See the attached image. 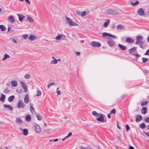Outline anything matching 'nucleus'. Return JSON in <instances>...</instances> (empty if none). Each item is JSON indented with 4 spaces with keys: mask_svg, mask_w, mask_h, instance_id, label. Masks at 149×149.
Here are the masks:
<instances>
[{
    "mask_svg": "<svg viewBox=\"0 0 149 149\" xmlns=\"http://www.w3.org/2000/svg\"><path fill=\"white\" fill-rule=\"evenodd\" d=\"M0 29L1 31H5L6 30V28L4 25H0Z\"/></svg>",
    "mask_w": 149,
    "mask_h": 149,
    "instance_id": "473e14b6",
    "label": "nucleus"
},
{
    "mask_svg": "<svg viewBox=\"0 0 149 149\" xmlns=\"http://www.w3.org/2000/svg\"><path fill=\"white\" fill-rule=\"evenodd\" d=\"M143 38L141 36H138L136 37V44L138 45L139 43H143Z\"/></svg>",
    "mask_w": 149,
    "mask_h": 149,
    "instance_id": "39448f33",
    "label": "nucleus"
},
{
    "mask_svg": "<svg viewBox=\"0 0 149 149\" xmlns=\"http://www.w3.org/2000/svg\"><path fill=\"white\" fill-rule=\"evenodd\" d=\"M142 119V117L141 115H138L136 117V122H138L141 121Z\"/></svg>",
    "mask_w": 149,
    "mask_h": 149,
    "instance_id": "f3484780",
    "label": "nucleus"
},
{
    "mask_svg": "<svg viewBox=\"0 0 149 149\" xmlns=\"http://www.w3.org/2000/svg\"><path fill=\"white\" fill-rule=\"evenodd\" d=\"M3 106L6 109H8L11 111H12L13 110V107L9 105L4 104L3 105Z\"/></svg>",
    "mask_w": 149,
    "mask_h": 149,
    "instance_id": "6ab92c4d",
    "label": "nucleus"
},
{
    "mask_svg": "<svg viewBox=\"0 0 149 149\" xmlns=\"http://www.w3.org/2000/svg\"><path fill=\"white\" fill-rule=\"evenodd\" d=\"M143 133L147 136H149V133L146 132H143Z\"/></svg>",
    "mask_w": 149,
    "mask_h": 149,
    "instance_id": "13d9d810",
    "label": "nucleus"
},
{
    "mask_svg": "<svg viewBox=\"0 0 149 149\" xmlns=\"http://www.w3.org/2000/svg\"><path fill=\"white\" fill-rule=\"evenodd\" d=\"M96 120L97 121L102 123L104 122L105 121L104 115L102 114H100L99 116L96 118Z\"/></svg>",
    "mask_w": 149,
    "mask_h": 149,
    "instance_id": "423d86ee",
    "label": "nucleus"
},
{
    "mask_svg": "<svg viewBox=\"0 0 149 149\" xmlns=\"http://www.w3.org/2000/svg\"><path fill=\"white\" fill-rule=\"evenodd\" d=\"M65 36L63 34H60L55 38V39L57 40H60L61 38L63 39V40H64Z\"/></svg>",
    "mask_w": 149,
    "mask_h": 149,
    "instance_id": "ddd939ff",
    "label": "nucleus"
},
{
    "mask_svg": "<svg viewBox=\"0 0 149 149\" xmlns=\"http://www.w3.org/2000/svg\"><path fill=\"white\" fill-rule=\"evenodd\" d=\"M139 3V1H137L135 3H133L132 2H131V5L133 6H135L138 5Z\"/></svg>",
    "mask_w": 149,
    "mask_h": 149,
    "instance_id": "c9c22d12",
    "label": "nucleus"
},
{
    "mask_svg": "<svg viewBox=\"0 0 149 149\" xmlns=\"http://www.w3.org/2000/svg\"><path fill=\"white\" fill-rule=\"evenodd\" d=\"M138 14L140 16H144L145 13L144 10L142 8H140L137 11Z\"/></svg>",
    "mask_w": 149,
    "mask_h": 149,
    "instance_id": "9b49d317",
    "label": "nucleus"
},
{
    "mask_svg": "<svg viewBox=\"0 0 149 149\" xmlns=\"http://www.w3.org/2000/svg\"><path fill=\"white\" fill-rule=\"evenodd\" d=\"M10 56L8 54H5L3 56V57L2 59V61H6L7 59H8L10 58Z\"/></svg>",
    "mask_w": 149,
    "mask_h": 149,
    "instance_id": "a211bd4d",
    "label": "nucleus"
},
{
    "mask_svg": "<svg viewBox=\"0 0 149 149\" xmlns=\"http://www.w3.org/2000/svg\"><path fill=\"white\" fill-rule=\"evenodd\" d=\"M25 119L27 122H30L31 120V117L30 115H27Z\"/></svg>",
    "mask_w": 149,
    "mask_h": 149,
    "instance_id": "7c9ffc66",
    "label": "nucleus"
},
{
    "mask_svg": "<svg viewBox=\"0 0 149 149\" xmlns=\"http://www.w3.org/2000/svg\"><path fill=\"white\" fill-rule=\"evenodd\" d=\"M142 59L143 63H145L148 60V58H143Z\"/></svg>",
    "mask_w": 149,
    "mask_h": 149,
    "instance_id": "de8ad7c7",
    "label": "nucleus"
},
{
    "mask_svg": "<svg viewBox=\"0 0 149 149\" xmlns=\"http://www.w3.org/2000/svg\"><path fill=\"white\" fill-rule=\"evenodd\" d=\"M134 55L137 58H139L140 56V55H139L137 54H134Z\"/></svg>",
    "mask_w": 149,
    "mask_h": 149,
    "instance_id": "5fc2aeb1",
    "label": "nucleus"
},
{
    "mask_svg": "<svg viewBox=\"0 0 149 149\" xmlns=\"http://www.w3.org/2000/svg\"><path fill=\"white\" fill-rule=\"evenodd\" d=\"M56 93L58 95H59L60 94V91H56Z\"/></svg>",
    "mask_w": 149,
    "mask_h": 149,
    "instance_id": "052dcab7",
    "label": "nucleus"
},
{
    "mask_svg": "<svg viewBox=\"0 0 149 149\" xmlns=\"http://www.w3.org/2000/svg\"><path fill=\"white\" fill-rule=\"evenodd\" d=\"M102 37L103 38L105 39H107L108 38L107 37H111L113 38V39H115L116 38V36H113L110 33H108L106 32H104L102 33Z\"/></svg>",
    "mask_w": 149,
    "mask_h": 149,
    "instance_id": "f257e3e1",
    "label": "nucleus"
},
{
    "mask_svg": "<svg viewBox=\"0 0 149 149\" xmlns=\"http://www.w3.org/2000/svg\"><path fill=\"white\" fill-rule=\"evenodd\" d=\"M115 26L114 24H112L111 26V28L112 29H114L115 28Z\"/></svg>",
    "mask_w": 149,
    "mask_h": 149,
    "instance_id": "4d7b16f0",
    "label": "nucleus"
},
{
    "mask_svg": "<svg viewBox=\"0 0 149 149\" xmlns=\"http://www.w3.org/2000/svg\"><path fill=\"white\" fill-rule=\"evenodd\" d=\"M36 116L38 120H41L42 119V117L40 115L39 113H37L36 114Z\"/></svg>",
    "mask_w": 149,
    "mask_h": 149,
    "instance_id": "c85d7f7f",
    "label": "nucleus"
},
{
    "mask_svg": "<svg viewBox=\"0 0 149 149\" xmlns=\"http://www.w3.org/2000/svg\"><path fill=\"white\" fill-rule=\"evenodd\" d=\"M17 82L15 80H13L11 82V86L13 87H15L17 85Z\"/></svg>",
    "mask_w": 149,
    "mask_h": 149,
    "instance_id": "412c9836",
    "label": "nucleus"
},
{
    "mask_svg": "<svg viewBox=\"0 0 149 149\" xmlns=\"http://www.w3.org/2000/svg\"><path fill=\"white\" fill-rule=\"evenodd\" d=\"M86 147H84L83 146L80 147V149H85Z\"/></svg>",
    "mask_w": 149,
    "mask_h": 149,
    "instance_id": "69168bd1",
    "label": "nucleus"
},
{
    "mask_svg": "<svg viewBox=\"0 0 149 149\" xmlns=\"http://www.w3.org/2000/svg\"><path fill=\"white\" fill-rule=\"evenodd\" d=\"M85 149H93L91 147L89 146L87 147H86Z\"/></svg>",
    "mask_w": 149,
    "mask_h": 149,
    "instance_id": "e2e57ef3",
    "label": "nucleus"
},
{
    "mask_svg": "<svg viewBox=\"0 0 149 149\" xmlns=\"http://www.w3.org/2000/svg\"><path fill=\"white\" fill-rule=\"evenodd\" d=\"M18 16L19 17V20L20 21H22L25 18V17L22 15H18Z\"/></svg>",
    "mask_w": 149,
    "mask_h": 149,
    "instance_id": "c756f323",
    "label": "nucleus"
},
{
    "mask_svg": "<svg viewBox=\"0 0 149 149\" xmlns=\"http://www.w3.org/2000/svg\"><path fill=\"white\" fill-rule=\"evenodd\" d=\"M72 134L71 132H70L68 134V135L65 137V138H67L71 136Z\"/></svg>",
    "mask_w": 149,
    "mask_h": 149,
    "instance_id": "8fccbe9b",
    "label": "nucleus"
},
{
    "mask_svg": "<svg viewBox=\"0 0 149 149\" xmlns=\"http://www.w3.org/2000/svg\"><path fill=\"white\" fill-rule=\"evenodd\" d=\"M140 127L141 128L143 129L146 127V125L144 123H142L140 125Z\"/></svg>",
    "mask_w": 149,
    "mask_h": 149,
    "instance_id": "4c0bfd02",
    "label": "nucleus"
},
{
    "mask_svg": "<svg viewBox=\"0 0 149 149\" xmlns=\"http://www.w3.org/2000/svg\"><path fill=\"white\" fill-rule=\"evenodd\" d=\"M10 91L8 88H6L4 91L3 92L7 94L9 93Z\"/></svg>",
    "mask_w": 149,
    "mask_h": 149,
    "instance_id": "c03bdc74",
    "label": "nucleus"
},
{
    "mask_svg": "<svg viewBox=\"0 0 149 149\" xmlns=\"http://www.w3.org/2000/svg\"><path fill=\"white\" fill-rule=\"evenodd\" d=\"M144 55L149 56V49L146 51V53L144 54Z\"/></svg>",
    "mask_w": 149,
    "mask_h": 149,
    "instance_id": "3c124183",
    "label": "nucleus"
},
{
    "mask_svg": "<svg viewBox=\"0 0 149 149\" xmlns=\"http://www.w3.org/2000/svg\"><path fill=\"white\" fill-rule=\"evenodd\" d=\"M23 133L25 136H26L28 134V131L26 129H25L23 130Z\"/></svg>",
    "mask_w": 149,
    "mask_h": 149,
    "instance_id": "e433bc0d",
    "label": "nucleus"
},
{
    "mask_svg": "<svg viewBox=\"0 0 149 149\" xmlns=\"http://www.w3.org/2000/svg\"><path fill=\"white\" fill-rule=\"evenodd\" d=\"M12 41L14 43L16 44L17 43V41L14 39H12Z\"/></svg>",
    "mask_w": 149,
    "mask_h": 149,
    "instance_id": "6e6d98bb",
    "label": "nucleus"
},
{
    "mask_svg": "<svg viewBox=\"0 0 149 149\" xmlns=\"http://www.w3.org/2000/svg\"><path fill=\"white\" fill-rule=\"evenodd\" d=\"M49 84L50 86H52L55 85V83L54 82H52V83H51L50 84Z\"/></svg>",
    "mask_w": 149,
    "mask_h": 149,
    "instance_id": "bf43d9fd",
    "label": "nucleus"
},
{
    "mask_svg": "<svg viewBox=\"0 0 149 149\" xmlns=\"http://www.w3.org/2000/svg\"><path fill=\"white\" fill-rule=\"evenodd\" d=\"M24 101L26 104H27L29 102V95L28 94H26L25 95L24 98Z\"/></svg>",
    "mask_w": 149,
    "mask_h": 149,
    "instance_id": "dca6fc26",
    "label": "nucleus"
},
{
    "mask_svg": "<svg viewBox=\"0 0 149 149\" xmlns=\"http://www.w3.org/2000/svg\"><path fill=\"white\" fill-rule=\"evenodd\" d=\"M147 112V108L146 107H143L141 109V113L143 114H146Z\"/></svg>",
    "mask_w": 149,
    "mask_h": 149,
    "instance_id": "aec40b11",
    "label": "nucleus"
},
{
    "mask_svg": "<svg viewBox=\"0 0 149 149\" xmlns=\"http://www.w3.org/2000/svg\"><path fill=\"white\" fill-rule=\"evenodd\" d=\"M25 1L27 3L29 4H30V2L29 0H25Z\"/></svg>",
    "mask_w": 149,
    "mask_h": 149,
    "instance_id": "0e129e2a",
    "label": "nucleus"
},
{
    "mask_svg": "<svg viewBox=\"0 0 149 149\" xmlns=\"http://www.w3.org/2000/svg\"><path fill=\"white\" fill-rule=\"evenodd\" d=\"M33 128L35 132H36L39 133L41 131V128L39 125L37 124H36V125L34 126Z\"/></svg>",
    "mask_w": 149,
    "mask_h": 149,
    "instance_id": "1a4fd4ad",
    "label": "nucleus"
},
{
    "mask_svg": "<svg viewBox=\"0 0 149 149\" xmlns=\"http://www.w3.org/2000/svg\"><path fill=\"white\" fill-rule=\"evenodd\" d=\"M125 41L126 42L128 43H132L134 42V40L130 38H127L125 40Z\"/></svg>",
    "mask_w": 149,
    "mask_h": 149,
    "instance_id": "b1692460",
    "label": "nucleus"
},
{
    "mask_svg": "<svg viewBox=\"0 0 149 149\" xmlns=\"http://www.w3.org/2000/svg\"><path fill=\"white\" fill-rule=\"evenodd\" d=\"M129 148V149H134V148L133 146H131Z\"/></svg>",
    "mask_w": 149,
    "mask_h": 149,
    "instance_id": "774afa93",
    "label": "nucleus"
},
{
    "mask_svg": "<svg viewBox=\"0 0 149 149\" xmlns=\"http://www.w3.org/2000/svg\"><path fill=\"white\" fill-rule=\"evenodd\" d=\"M107 42V44L110 47H113L115 45V43L114 41L110 38H108Z\"/></svg>",
    "mask_w": 149,
    "mask_h": 149,
    "instance_id": "20e7f679",
    "label": "nucleus"
},
{
    "mask_svg": "<svg viewBox=\"0 0 149 149\" xmlns=\"http://www.w3.org/2000/svg\"><path fill=\"white\" fill-rule=\"evenodd\" d=\"M29 40L31 41H33L36 40L38 38L34 35H31L28 38Z\"/></svg>",
    "mask_w": 149,
    "mask_h": 149,
    "instance_id": "4468645a",
    "label": "nucleus"
},
{
    "mask_svg": "<svg viewBox=\"0 0 149 149\" xmlns=\"http://www.w3.org/2000/svg\"><path fill=\"white\" fill-rule=\"evenodd\" d=\"M86 14V13L85 11L81 12L80 13V15L82 17L84 16Z\"/></svg>",
    "mask_w": 149,
    "mask_h": 149,
    "instance_id": "a19ab883",
    "label": "nucleus"
},
{
    "mask_svg": "<svg viewBox=\"0 0 149 149\" xmlns=\"http://www.w3.org/2000/svg\"><path fill=\"white\" fill-rule=\"evenodd\" d=\"M22 122V120L19 118H17L16 119V123H21Z\"/></svg>",
    "mask_w": 149,
    "mask_h": 149,
    "instance_id": "79ce46f5",
    "label": "nucleus"
},
{
    "mask_svg": "<svg viewBox=\"0 0 149 149\" xmlns=\"http://www.w3.org/2000/svg\"><path fill=\"white\" fill-rule=\"evenodd\" d=\"M116 28L118 30H123L125 29L124 26L122 24H119L116 26Z\"/></svg>",
    "mask_w": 149,
    "mask_h": 149,
    "instance_id": "a878e982",
    "label": "nucleus"
},
{
    "mask_svg": "<svg viewBox=\"0 0 149 149\" xmlns=\"http://www.w3.org/2000/svg\"><path fill=\"white\" fill-rule=\"evenodd\" d=\"M22 37L25 40L28 38L29 35L28 34H24Z\"/></svg>",
    "mask_w": 149,
    "mask_h": 149,
    "instance_id": "58836bf2",
    "label": "nucleus"
},
{
    "mask_svg": "<svg viewBox=\"0 0 149 149\" xmlns=\"http://www.w3.org/2000/svg\"><path fill=\"white\" fill-rule=\"evenodd\" d=\"M66 20L68 21V23L71 26H78V24L73 22L72 20L67 16L65 17Z\"/></svg>",
    "mask_w": 149,
    "mask_h": 149,
    "instance_id": "f03ea898",
    "label": "nucleus"
},
{
    "mask_svg": "<svg viewBox=\"0 0 149 149\" xmlns=\"http://www.w3.org/2000/svg\"><path fill=\"white\" fill-rule=\"evenodd\" d=\"M143 43H139V46L142 48L143 47Z\"/></svg>",
    "mask_w": 149,
    "mask_h": 149,
    "instance_id": "338daca9",
    "label": "nucleus"
},
{
    "mask_svg": "<svg viewBox=\"0 0 149 149\" xmlns=\"http://www.w3.org/2000/svg\"><path fill=\"white\" fill-rule=\"evenodd\" d=\"M92 114L93 116H94L95 117H96L97 118L98 117L99 115L100 114L97 113L95 111H93L92 113Z\"/></svg>",
    "mask_w": 149,
    "mask_h": 149,
    "instance_id": "393cba45",
    "label": "nucleus"
},
{
    "mask_svg": "<svg viewBox=\"0 0 149 149\" xmlns=\"http://www.w3.org/2000/svg\"><path fill=\"white\" fill-rule=\"evenodd\" d=\"M42 93L40 91H37V94L36 95L37 96L40 95H41Z\"/></svg>",
    "mask_w": 149,
    "mask_h": 149,
    "instance_id": "a18cd8bd",
    "label": "nucleus"
},
{
    "mask_svg": "<svg viewBox=\"0 0 149 149\" xmlns=\"http://www.w3.org/2000/svg\"><path fill=\"white\" fill-rule=\"evenodd\" d=\"M52 58L53 59L51 62V64H57V60L54 57H52Z\"/></svg>",
    "mask_w": 149,
    "mask_h": 149,
    "instance_id": "4be33fe9",
    "label": "nucleus"
},
{
    "mask_svg": "<svg viewBox=\"0 0 149 149\" xmlns=\"http://www.w3.org/2000/svg\"><path fill=\"white\" fill-rule=\"evenodd\" d=\"M23 89L24 90V92L26 93L27 92L28 88L26 84L23 81H21L20 82Z\"/></svg>",
    "mask_w": 149,
    "mask_h": 149,
    "instance_id": "0eeeda50",
    "label": "nucleus"
},
{
    "mask_svg": "<svg viewBox=\"0 0 149 149\" xmlns=\"http://www.w3.org/2000/svg\"><path fill=\"white\" fill-rule=\"evenodd\" d=\"M136 49V48L134 47L133 48L129 49V52L130 53H132L135 52Z\"/></svg>",
    "mask_w": 149,
    "mask_h": 149,
    "instance_id": "2f4dec72",
    "label": "nucleus"
},
{
    "mask_svg": "<svg viewBox=\"0 0 149 149\" xmlns=\"http://www.w3.org/2000/svg\"><path fill=\"white\" fill-rule=\"evenodd\" d=\"M5 98V95L1 93V96L0 97V101L2 102H4Z\"/></svg>",
    "mask_w": 149,
    "mask_h": 149,
    "instance_id": "cd10ccee",
    "label": "nucleus"
},
{
    "mask_svg": "<svg viewBox=\"0 0 149 149\" xmlns=\"http://www.w3.org/2000/svg\"><path fill=\"white\" fill-rule=\"evenodd\" d=\"M15 98V96L14 95H11L8 98V100L9 102H12L13 100Z\"/></svg>",
    "mask_w": 149,
    "mask_h": 149,
    "instance_id": "72a5a7b5",
    "label": "nucleus"
},
{
    "mask_svg": "<svg viewBox=\"0 0 149 149\" xmlns=\"http://www.w3.org/2000/svg\"><path fill=\"white\" fill-rule=\"evenodd\" d=\"M118 47L122 50H125L126 48V47L125 46L123 45L120 44H118Z\"/></svg>",
    "mask_w": 149,
    "mask_h": 149,
    "instance_id": "5701e85b",
    "label": "nucleus"
},
{
    "mask_svg": "<svg viewBox=\"0 0 149 149\" xmlns=\"http://www.w3.org/2000/svg\"><path fill=\"white\" fill-rule=\"evenodd\" d=\"M110 22V20L109 19H106V22L103 24V26L104 27H106L109 24Z\"/></svg>",
    "mask_w": 149,
    "mask_h": 149,
    "instance_id": "bb28decb",
    "label": "nucleus"
},
{
    "mask_svg": "<svg viewBox=\"0 0 149 149\" xmlns=\"http://www.w3.org/2000/svg\"><path fill=\"white\" fill-rule=\"evenodd\" d=\"M127 131H128L130 129V127L128 125H125Z\"/></svg>",
    "mask_w": 149,
    "mask_h": 149,
    "instance_id": "09e8293b",
    "label": "nucleus"
},
{
    "mask_svg": "<svg viewBox=\"0 0 149 149\" xmlns=\"http://www.w3.org/2000/svg\"><path fill=\"white\" fill-rule=\"evenodd\" d=\"M75 54L77 55H79L80 54V52H75Z\"/></svg>",
    "mask_w": 149,
    "mask_h": 149,
    "instance_id": "680f3d73",
    "label": "nucleus"
},
{
    "mask_svg": "<svg viewBox=\"0 0 149 149\" xmlns=\"http://www.w3.org/2000/svg\"><path fill=\"white\" fill-rule=\"evenodd\" d=\"M8 20L11 23H13L15 21V18L12 15H10L8 17Z\"/></svg>",
    "mask_w": 149,
    "mask_h": 149,
    "instance_id": "f8f14e48",
    "label": "nucleus"
},
{
    "mask_svg": "<svg viewBox=\"0 0 149 149\" xmlns=\"http://www.w3.org/2000/svg\"><path fill=\"white\" fill-rule=\"evenodd\" d=\"M145 121L147 123L149 122V117H147L145 119Z\"/></svg>",
    "mask_w": 149,
    "mask_h": 149,
    "instance_id": "603ef678",
    "label": "nucleus"
},
{
    "mask_svg": "<svg viewBox=\"0 0 149 149\" xmlns=\"http://www.w3.org/2000/svg\"><path fill=\"white\" fill-rule=\"evenodd\" d=\"M148 103L147 101L143 102L141 104V105L142 106H144L146 105Z\"/></svg>",
    "mask_w": 149,
    "mask_h": 149,
    "instance_id": "37998d69",
    "label": "nucleus"
},
{
    "mask_svg": "<svg viewBox=\"0 0 149 149\" xmlns=\"http://www.w3.org/2000/svg\"><path fill=\"white\" fill-rule=\"evenodd\" d=\"M25 106V104L21 100H19L17 105V107L19 109L21 107L23 108Z\"/></svg>",
    "mask_w": 149,
    "mask_h": 149,
    "instance_id": "6e6552de",
    "label": "nucleus"
},
{
    "mask_svg": "<svg viewBox=\"0 0 149 149\" xmlns=\"http://www.w3.org/2000/svg\"><path fill=\"white\" fill-rule=\"evenodd\" d=\"M116 111L115 109H112L110 112V113L114 114L116 113Z\"/></svg>",
    "mask_w": 149,
    "mask_h": 149,
    "instance_id": "49530a36",
    "label": "nucleus"
},
{
    "mask_svg": "<svg viewBox=\"0 0 149 149\" xmlns=\"http://www.w3.org/2000/svg\"><path fill=\"white\" fill-rule=\"evenodd\" d=\"M76 14L78 15H80H80L81 13H80V11L78 10L76 11Z\"/></svg>",
    "mask_w": 149,
    "mask_h": 149,
    "instance_id": "864d4df0",
    "label": "nucleus"
},
{
    "mask_svg": "<svg viewBox=\"0 0 149 149\" xmlns=\"http://www.w3.org/2000/svg\"><path fill=\"white\" fill-rule=\"evenodd\" d=\"M91 45L93 47H99L101 46V44L98 42L93 41L91 44Z\"/></svg>",
    "mask_w": 149,
    "mask_h": 149,
    "instance_id": "9d476101",
    "label": "nucleus"
},
{
    "mask_svg": "<svg viewBox=\"0 0 149 149\" xmlns=\"http://www.w3.org/2000/svg\"><path fill=\"white\" fill-rule=\"evenodd\" d=\"M27 19L30 22H33V18L29 16H27Z\"/></svg>",
    "mask_w": 149,
    "mask_h": 149,
    "instance_id": "f704fd0d",
    "label": "nucleus"
},
{
    "mask_svg": "<svg viewBox=\"0 0 149 149\" xmlns=\"http://www.w3.org/2000/svg\"><path fill=\"white\" fill-rule=\"evenodd\" d=\"M30 110L31 112L33 114L35 113V111L34 108L33 107V105L31 103H30Z\"/></svg>",
    "mask_w": 149,
    "mask_h": 149,
    "instance_id": "2eb2a0df",
    "label": "nucleus"
},
{
    "mask_svg": "<svg viewBox=\"0 0 149 149\" xmlns=\"http://www.w3.org/2000/svg\"><path fill=\"white\" fill-rule=\"evenodd\" d=\"M30 77V75L29 74H26L24 76V78L26 79H29Z\"/></svg>",
    "mask_w": 149,
    "mask_h": 149,
    "instance_id": "ea45409f",
    "label": "nucleus"
},
{
    "mask_svg": "<svg viewBox=\"0 0 149 149\" xmlns=\"http://www.w3.org/2000/svg\"><path fill=\"white\" fill-rule=\"evenodd\" d=\"M105 13L110 15H117L118 14V12L116 10L111 9H107L105 10Z\"/></svg>",
    "mask_w": 149,
    "mask_h": 149,
    "instance_id": "7ed1b4c3",
    "label": "nucleus"
}]
</instances>
